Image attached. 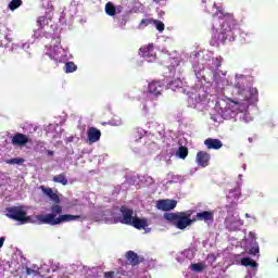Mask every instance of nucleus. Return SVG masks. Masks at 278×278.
I'll use <instances>...</instances> for the list:
<instances>
[{"label": "nucleus", "mask_w": 278, "mask_h": 278, "mask_svg": "<svg viewBox=\"0 0 278 278\" xmlns=\"http://www.w3.org/2000/svg\"><path fill=\"white\" fill-rule=\"evenodd\" d=\"M220 22V31L218 33V40L219 42H233L236 40V27H238V22L233 17V13H224L222 11L217 12L213 15V24L216 21Z\"/></svg>", "instance_id": "f257e3e1"}, {"label": "nucleus", "mask_w": 278, "mask_h": 278, "mask_svg": "<svg viewBox=\"0 0 278 278\" xmlns=\"http://www.w3.org/2000/svg\"><path fill=\"white\" fill-rule=\"evenodd\" d=\"M50 210L51 213L49 214L36 216V220L39 222V225H51L52 227H55V225L73 223V220H79V218H81V215H62V205L60 204H53Z\"/></svg>", "instance_id": "f03ea898"}, {"label": "nucleus", "mask_w": 278, "mask_h": 278, "mask_svg": "<svg viewBox=\"0 0 278 278\" xmlns=\"http://www.w3.org/2000/svg\"><path fill=\"white\" fill-rule=\"evenodd\" d=\"M164 218L165 220L173 223L177 229H186V227H190V225L194 223V219H190L188 216H186L185 212L165 213Z\"/></svg>", "instance_id": "7ed1b4c3"}, {"label": "nucleus", "mask_w": 278, "mask_h": 278, "mask_svg": "<svg viewBox=\"0 0 278 278\" xmlns=\"http://www.w3.org/2000/svg\"><path fill=\"white\" fill-rule=\"evenodd\" d=\"M5 216L11 218V220H16L17 223H29L31 217L27 216V211L23 210V206H11L5 208Z\"/></svg>", "instance_id": "20e7f679"}, {"label": "nucleus", "mask_w": 278, "mask_h": 278, "mask_svg": "<svg viewBox=\"0 0 278 278\" xmlns=\"http://www.w3.org/2000/svg\"><path fill=\"white\" fill-rule=\"evenodd\" d=\"M247 78L241 76L237 79L235 85V90L239 94L241 101H249L251 94H257V88H252L251 90L247 89Z\"/></svg>", "instance_id": "39448f33"}, {"label": "nucleus", "mask_w": 278, "mask_h": 278, "mask_svg": "<svg viewBox=\"0 0 278 278\" xmlns=\"http://www.w3.org/2000/svg\"><path fill=\"white\" fill-rule=\"evenodd\" d=\"M119 212L122 216L114 217V223H122V225H131L134 218V208L126 205L121 206Z\"/></svg>", "instance_id": "423d86ee"}, {"label": "nucleus", "mask_w": 278, "mask_h": 278, "mask_svg": "<svg viewBox=\"0 0 278 278\" xmlns=\"http://www.w3.org/2000/svg\"><path fill=\"white\" fill-rule=\"evenodd\" d=\"M29 142V137L25 134L17 132L11 136V144L13 147H25Z\"/></svg>", "instance_id": "0eeeda50"}, {"label": "nucleus", "mask_w": 278, "mask_h": 278, "mask_svg": "<svg viewBox=\"0 0 278 278\" xmlns=\"http://www.w3.org/2000/svg\"><path fill=\"white\" fill-rule=\"evenodd\" d=\"M164 91V84L162 81L153 80L148 85L149 94H153V97H160Z\"/></svg>", "instance_id": "6e6552de"}, {"label": "nucleus", "mask_w": 278, "mask_h": 278, "mask_svg": "<svg viewBox=\"0 0 278 278\" xmlns=\"http://www.w3.org/2000/svg\"><path fill=\"white\" fill-rule=\"evenodd\" d=\"M156 207L162 212H170V210H175L177 207L176 200H159L156 202Z\"/></svg>", "instance_id": "1a4fd4ad"}, {"label": "nucleus", "mask_w": 278, "mask_h": 278, "mask_svg": "<svg viewBox=\"0 0 278 278\" xmlns=\"http://www.w3.org/2000/svg\"><path fill=\"white\" fill-rule=\"evenodd\" d=\"M195 160L199 166L205 168V166H210V160H212V156L205 151H199Z\"/></svg>", "instance_id": "9d476101"}, {"label": "nucleus", "mask_w": 278, "mask_h": 278, "mask_svg": "<svg viewBox=\"0 0 278 278\" xmlns=\"http://www.w3.org/2000/svg\"><path fill=\"white\" fill-rule=\"evenodd\" d=\"M126 260L130 266H138L141 262H144L143 257L138 256V253L131 250L126 253Z\"/></svg>", "instance_id": "9b49d317"}, {"label": "nucleus", "mask_w": 278, "mask_h": 278, "mask_svg": "<svg viewBox=\"0 0 278 278\" xmlns=\"http://www.w3.org/2000/svg\"><path fill=\"white\" fill-rule=\"evenodd\" d=\"M195 220H204V223H214V212L204 211L197 213L195 217L193 218V223Z\"/></svg>", "instance_id": "f8f14e48"}, {"label": "nucleus", "mask_w": 278, "mask_h": 278, "mask_svg": "<svg viewBox=\"0 0 278 278\" xmlns=\"http://www.w3.org/2000/svg\"><path fill=\"white\" fill-rule=\"evenodd\" d=\"M87 138L91 144L99 142V140H101V130L94 127H90L87 131Z\"/></svg>", "instance_id": "ddd939ff"}, {"label": "nucleus", "mask_w": 278, "mask_h": 278, "mask_svg": "<svg viewBox=\"0 0 278 278\" xmlns=\"http://www.w3.org/2000/svg\"><path fill=\"white\" fill-rule=\"evenodd\" d=\"M129 226L135 227V229L139 230L147 229V227H149V220H147V218H140L138 216H135Z\"/></svg>", "instance_id": "4468645a"}, {"label": "nucleus", "mask_w": 278, "mask_h": 278, "mask_svg": "<svg viewBox=\"0 0 278 278\" xmlns=\"http://www.w3.org/2000/svg\"><path fill=\"white\" fill-rule=\"evenodd\" d=\"M139 54L141 55V58H155V50L153 48V43L141 47L139 49Z\"/></svg>", "instance_id": "2eb2a0df"}, {"label": "nucleus", "mask_w": 278, "mask_h": 278, "mask_svg": "<svg viewBox=\"0 0 278 278\" xmlns=\"http://www.w3.org/2000/svg\"><path fill=\"white\" fill-rule=\"evenodd\" d=\"M204 144L207 149H214L215 151L223 148V141H220V139L207 138L205 139Z\"/></svg>", "instance_id": "dca6fc26"}, {"label": "nucleus", "mask_w": 278, "mask_h": 278, "mask_svg": "<svg viewBox=\"0 0 278 278\" xmlns=\"http://www.w3.org/2000/svg\"><path fill=\"white\" fill-rule=\"evenodd\" d=\"M41 190H42L43 194H46L47 197H49V199L51 201H53V203H56L55 205H58V203H60V195H58V193L53 192V189L47 188V187H41Z\"/></svg>", "instance_id": "f3484780"}, {"label": "nucleus", "mask_w": 278, "mask_h": 278, "mask_svg": "<svg viewBox=\"0 0 278 278\" xmlns=\"http://www.w3.org/2000/svg\"><path fill=\"white\" fill-rule=\"evenodd\" d=\"M105 13L108 14V16H116V14H121V10L116 9L114 3L108 2L105 4Z\"/></svg>", "instance_id": "a211bd4d"}, {"label": "nucleus", "mask_w": 278, "mask_h": 278, "mask_svg": "<svg viewBox=\"0 0 278 278\" xmlns=\"http://www.w3.org/2000/svg\"><path fill=\"white\" fill-rule=\"evenodd\" d=\"M52 181L54 184H61V186H68V179L65 173L53 176Z\"/></svg>", "instance_id": "6ab92c4d"}, {"label": "nucleus", "mask_w": 278, "mask_h": 278, "mask_svg": "<svg viewBox=\"0 0 278 278\" xmlns=\"http://www.w3.org/2000/svg\"><path fill=\"white\" fill-rule=\"evenodd\" d=\"M115 21H116L118 27H121V29H125V25H127V23H129V15L122 14L119 16H116Z\"/></svg>", "instance_id": "aec40b11"}, {"label": "nucleus", "mask_w": 278, "mask_h": 278, "mask_svg": "<svg viewBox=\"0 0 278 278\" xmlns=\"http://www.w3.org/2000/svg\"><path fill=\"white\" fill-rule=\"evenodd\" d=\"M242 266H250L251 268H257V263L250 257H244L241 260Z\"/></svg>", "instance_id": "412c9836"}, {"label": "nucleus", "mask_w": 278, "mask_h": 278, "mask_svg": "<svg viewBox=\"0 0 278 278\" xmlns=\"http://www.w3.org/2000/svg\"><path fill=\"white\" fill-rule=\"evenodd\" d=\"M22 5H23V0H12L9 3V10L14 12V10H18V8H21Z\"/></svg>", "instance_id": "4be33fe9"}, {"label": "nucleus", "mask_w": 278, "mask_h": 278, "mask_svg": "<svg viewBox=\"0 0 278 278\" xmlns=\"http://www.w3.org/2000/svg\"><path fill=\"white\" fill-rule=\"evenodd\" d=\"M191 270H194V273H203L205 265L203 263H193L191 264Z\"/></svg>", "instance_id": "5701e85b"}, {"label": "nucleus", "mask_w": 278, "mask_h": 278, "mask_svg": "<svg viewBox=\"0 0 278 278\" xmlns=\"http://www.w3.org/2000/svg\"><path fill=\"white\" fill-rule=\"evenodd\" d=\"M178 157L186 160L188 157V148L181 146L178 148Z\"/></svg>", "instance_id": "b1692460"}, {"label": "nucleus", "mask_w": 278, "mask_h": 278, "mask_svg": "<svg viewBox=\"0 0 278 278\" xmlns=\"http://www.w3.org/2000/svg\"><path fill=\"white\" fill-rule=\"evenodd\" d=\"M77 71V66L74 62L65 63V73H75Z\"/></svg>", "instance_id": "393cba45"}, {"label": "nucleus", "mask_w": 278, "mask_h": 278, "mask_svg": "<svg viewBox=\"0 0 278 278\" xmlns=\"http://www.w3.org/2000/svg\"><path fill=\"white\" fill-rule=\"evenodd\" d=\"M153 18H143L139 23V29H142V27H149V25H153Z\"/></svg>", "instance_id": "a878e982"}, {"label": "nucleus", "mask_w": 278, "mask_h": 278, "mask_svg": "<svg viewBox=\"0 0 278 278\" xmlns=\"http://www.w3.org/2000/svg\"><path fill=\"white\" fill-rule=\"evenodd\" d=\"M152 25H155V28L157 29V31L162 33L165 29V25L163 24L162 21L159 20H154Z\"/></svg>", "instance_id": "bb28decb"}, {"label": "nucleus", "mask_w": 278, "mask_h": 278, "mask_svg": "<svg viewBox=\"0 0 278 278\" xmlns=\"http://www.w3.org/2000/svg\"><path fill=\"white\" fill-rule=\"evenodd\" d=\"M46 23H47V16H39V17L37 18V25H38V28H39V29H43Z\"/></svg>", "instance_id": "cd10ccee"}, {"label": "nucleus", "mask_w": 278, "mask_h": 278, "mask_svg": "<svg viewBox=\"0 0 278 278\" xmlns=\"http://www.w3.org/2000/svg\"><path fill=\"white\" fill-rule=\"evenodd\" d=\"M23 162H25V160L18 157L9 159L5 161L7 164H23Z\"/></svg>", "instance_id": "c85d7f7f"}, {"label": "nucleus", "mask_w": 278, "mask_h": 278, "mask_svg": "<svg viewBox=\"0 0 278 278\" xmlns=\"http://www.w3.org/2000/svg\"><path fill=\"white\" fill-rule=\"evenodd\" d=\"M257 253H260V245L252 247V248L249 250V254H250V255H257Z\"/></svg>", "instance_id": "c756f323"}, {"label": "nucleus", "mask_w": 278, "mask_h": 278, "mask_svg": "<svg viewBox=\"0 0 278 278\" xmlns=\"http://www.w3.org/2000/svg\"><path fill=\"white\" fill-rule=\"evenodd\" d=\"M115 273L114 271H106L104 273L105 278H114Z\"/></svg>", "instance_id": "7c9ffc66"}, {"label": "nucleus", "mask_w": 278, "mask_h": 278, "mask_svg": "<svg viewBox=\"0 0 278 278\" xmlns=\"http://www.w3.org/2000/svg\"><path fill=\"white\" fill-rule=\"evenodd\" d=\"M173 86H176V88L179 87V80L169 83V88H173Z\"/></svg>", "instance_id": "2f4dec72"}, {"label": "nucleus", "mask_w": 278, "mask_h": 278, "mask_svg": "<svg viewBox=\"0 0 278 278\" xmlns=\"http://www.w3.org/2000/svg\"><path fill=\"white\" fill-rule=\"evenodd\" d=\"M34 273H36V270H34L29 267H26V275H34Z\"/></svg>", "instance_id": "473e14b6"}, {"label": "nucleus", "mask_w": 278, "mask_h": 278, "mask_svg": "<svg viewBox=\"0 0 278 278\" xmlns=\"http://www.w3.org/2000/svg\"><path fill=\"white\" fill-rule=\"evenodd\" d=\"M4 242H5V238L4 237L0 238V249L1 247H3Z\"/></svg>", "instance_id": "72a5a7b5"}, {"label": "nucleus", "mask_w": 278, "mask_h": 278, "mask_svg": "<svg viewBox=\"0 0 278 278\" xmlns=\"http://www.w3.org/2000/svg\"><path fill=\"white\" fill-rule=\"evenodd\" d=\"M220 66H223V62L219 60V61H217L216 67L220 68Z\"/></svg>", "instance_id": "f704fd0d"}, {"label": "nucleus", "mask_w": 278, "mask_h": 278, "mask_svg": "<svg viewBox=\"0 0 278 278\" xmlns=\"http://www.w3.org/2000/svg\"><path fill=\"white\" fill-rule=\"evenodd\" d=\"M47 153H48V155L53 156V153H54V152L51 151V150H48Z\"/></svg>", "instance_id": "c9c22d12"}, {"label": "nucleus", "mask_w": 278, "mask_h": 278, "mask_svg": "<svg viewBox=\"0 0 278 278\" xmlns=\"http://www.w3.org/2000/svg\"><path fill=\"white\" fill-rule=\"evenodd\" d=\"M47 55L50 58V60H53V56L49 53H47Z\"/></svg>", "instance_id": "e433bc0d"}, {"label": "nucleus", "mask_w": 278, "mask_h": 278, "mask_svg": "<svg viewBox=\"0 0 278 278\" xmlns=\"http://www.w3.org/2000/svg\"><path fill=\"white\" fill-rule=\"evenodd\" d=\"M245 218H251V216L249 215V213L245 214Z\"/></svg>", "instance_id": "4c0bfd02"}, {"label": "nucleus", "mask_w": 278, "mask_h": 278, "mask_svg": "<svg viewBox=\"0 0 278 278\" xmlns=\"http://www.w3.org/2000/svg\"><path fill=\"white\" fill-rule=\"evenodd\" d=\"M202 3H205V0H202Z\"/></svg>", "instance_id": "58836bf2"}, {"label": "nucleus", "mask_w": 278, "mask_h": 278, "mask_svg": "<svg viewBox=\"0 0 278 278\" xmlns=\"http://www.w3.org/2000/svg\"><path fill=\"white\" fill-rule=\"evenodd\" d=\"M0 266H2L1 262H0Z\"/></svg>", "instance_id": "ea45409f"}]
</instances>
